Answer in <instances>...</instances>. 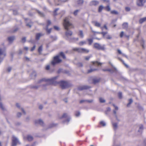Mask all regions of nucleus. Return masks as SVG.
<instances>
[{"label": "nucleus", "mask_w": 146, "mask_h": 146, "mask_svg": "<svg viewBox=\"0 0 146 146\" xmlns=\"http://www.w3.org/2000/svg\"><path fill=\"white\" fill-rule=\"evenodd\" d=\"M11 67H9L7 69V71L9 72L11 71Z\"/></svg>", "instance_id": "60"}, {"label": "nucleus", "mask_w": 146, "mask_h": 146, "mask_svg": "<svg viewBox=\"0 0 146 146\" xmlns=\"http://www.w3.org/2000/svg\"><path fill=\"white\" fill-rule=\"evenodd\" d=\"M146 0H137V4L139 6H143L146 2Z\"/></svg>", "instance_id": "9"}, {"label": "nucleus", "mask_w": 146, "mask_h": 146, "mask_svg": "<svg viewBox=\"0 0 146 146\" xmlns=\"http://www.w3.org/2000/svg\"><path fill=\"white\" fill-rule=\"evenodd\" d=\"M80 10H76L74 12L73 14L74 16H76L77 15L78 13L80 12Z\"/></svg>", "instance_id": "26"}, {"label": "nucleus", "mask_w": 146, "mask_h": 146, "mask_svg": "<svg viewBox=\"0 0 146 146\" xmlns=\"http://www.w3.org/2000/svg\"><path fill=\"white\" fill-rule=\"evenodd\" d=\"M79 35L81 38H83L84 37L83 33L82 31L80 30L79 31Z\"/></svg>", "instance_id": "18"}, {"label": "nucleus", "mask_w": 146, "mask_h": 146, "mask_svg": "<svg viewBox=\"0 0 146 146\" xmlns=\"http://www.w3.org/2000/svg\"><path fill=\"white\" fill-rule=\"evenodd\" d=\"M59 10L58 8H57L55 9L54 12V15H57L56 13V12Z\"/></svg>", "instance_id": "45"}, {"label": "nucleus", "mask_w": 146, "mask_h": 146, "mask_svg": "<svg viewBox=\"0 0 146 146\" xmlns=\"http://www.w3.org/2000/svg\"><path fill=\"white\" fill-rule=\"evenodd\" d=\"M70 117H69L68 118V119L66 120V121H64L63 122L64 123L65 122H66L67 123H68L70 121Z\"/></svg>", "instance_id": "57"}, {"label": "nucleus", "mask_w": 146, "mask_h": 146, "mask_svg": "<svg viewBox=\"0 0 146 146\" xmlns=\"http://www.w3.org/2000/svg\"><path fill=\"white\" fill-rule=\"evenodd\" d=\"M78 65L79 66H82V64L81 63L79 62L78 64Z\"/></svg>", "instance_id": "64"}, {"label": "nucleus", "mask_w": 146, "mask_h": 146, "mask_svg": "<svg viewBox=\"0 0 146 146\" xmlns=\"http://www.w3.org/2000/svg\"><path fill=\"white\" fill-rule=\"evenodd\" d=\"M100 124L101 125H102L103 126H106V124L105 122L103 121H102L100 122Z\"/></svg>", "instance_id": "38"}, {"label": "nucleus", "mask_w": 146, "mask_h": 146, "mask_svg": "<svg viewBox=\"0 0 146 146\" xmlns=\"http://www.w3.org/2000/svg\"><path fill=\"white\" fill-rule=\"evenodd\" d=\"M144 43V41L143 40H142L141 41V44L143 48H144V44H143Z\"/></svg>", "instance_id": "46"}, {"label": "nucleus", "mask_w": 146, "mask_h": 146, "mask_svg": "<svg viewBox=\"0 0 146 146\" xmlns=\"http://www.w3.org/2000/svg\"><path fill=\"white\" fill-rule=\"evenodd\" d=\"M51 22L50 20H48L47 22V25L46 27H48V26L51 24Z\"/></svg>", "instance_id": "50"}, {"label": "nucleus", "mask_w": 146, "mask_h": 146, "mask_svg": "<svg viewBox=\"0 0 146 146\" xmlns=\"http://www.w3.org/2000/svg\"><path fill=\"white\" fill-rule=\"evenodd\" d=\"M15 37L14 36L9 37L8 38V40L9 42H12L15 39Z\"/></svg>", "instance_id": "14"}, {"label": "nucleus", "mask_w": 146, "mask_h": 146, "mask_svg": "<svg viewBox=\"0 0 146 146\" xmlns=\"http://www.w3.org/2000/svg\"><path fill=\"white\" fill-rule=\"evenodd\" d=\"M18 144H20L18 139L15 137L13 136L12 139V146H15Z\"/></svg>", "instance_id": "7"}, {"label": "nucleus", "mask_w": 146, "mask_h": 146, "mask_svg": "<svg viewBox=\"0 0 146 146\" xmlns=\"http://www.w3.org/2000/svg\"><path fill=\"white\" fill-rule=\"evenodd\" d=\"M58 1L61 2H66L68 0H58Z\"/></svg>", "instance_id": "61"}, {"label": "nucleus", "mask_w": 146, "mask_h": 146, "mask_svg": "<svg viewBox=\"0 0 146 146\" xmlns=\"http://www.w3.org/2000/svg\"><path fill=\"white\" fill-rule=\"evenodd\" d=\"M27 140L29 141H32L33 139L32 136L31 135H28L27 137Z\"/></svg>", "instance_id": "21"}, {"label": "nucleus", "mask_w": 146, "mask_h": 146, "mask_svg": "<svg viewBox=\"0 0 146 146\" xmlns=\"http://www.w3.org/2000/svg\"><path fill=\"white\" fill-rule=\"evenodd\" d=\"M38 13L39 15L41 17H43L44 16V15L41 12L39 11L38 10H37Z\"/></svg>", "instance_id": "36"}, {"label": "nucleus", "mask_w": 146, "mask_h": 146, "mask_svg": "<svg viewBox=\"0 0 146 146\" xmlns=\"http://www.w3.org/2000/svg\"><path fill=\"white\" fill-rule=\"evenodd\" d=\"M94 47L97 49L103 50H105L106 49L105 45H101L100 44L97 43L94 44Z\"/></svg>", "instance_id": "5"}, {"label": "nucleus", "mask_w": 146, "mask_h": 146, "mask_svg": "<svg viewBox=\"0 0 146 146\" xmlns=\"http://www.w3.org/2000/svg\"><path fill=\"white\" fill-rule=\"evenodd\" d=\"M97 70L96 69H91L90 70H88V73H90L91 72H92L94 71H95V70Z\"/></svg>", "instance_id": "44"}, {"label": "nucleus", "mask_w": 146, "mask_h": 146, "mask_svg": "<svg viewBox=\"0 0 146 146\" xmlns=\"http://www.w3.org/2000/svg\"><path fill=\"white\" fill-rule=\"evenodd\" d=\"M92 31L94 33H96L99 34H102L103 35V37H104L105 36V35L106 34H107L108 33V32H96L93 31L92 30Z\"/></svg>", "instance_id": "13"}, {"label": "nucleus", "mask_w": 146, "mask_h": 146, "mask_svg": "<svg viewBox=\"0 0 146 146\" xmlns=\"http://www.w3.org/2000/svg\"><path fill=\"white\" fill-rule=\"evenodd\" d=\"M32 24V22H30V23H27L26 24V26L29 27H31V24Z\"/></svg>", "instance_id": "43"}, {"label": "nucleus", "mask_w": 146, "mask_h": 146, "mask_svg": "<svg viewBox=\"0 0 146 146\" xmlns=\"http://www.w3.org/2000/svg\"><path fill=\"white\" fill-rule=\"evenodd\" d=\"M111 13L112 14L117 15L118 14V12L116 11L113 10L111 11Z\"/></svg>", "instance_id": "33"}, {"label": "nucleus", "mask_w": 146, "mask_h": 146, "mask_svg": "<svg viewBox=\"0 0 146 146\" xmlns=\"http://www.w3.org/2000/svg\"><path fill=\"white\" fill-rule=\"evenodd\" d=\"M125 10L126 11H129L130 10V8L128 7H127L125 8Z\"/></svg>", "instance_id": "63"}, {"label": "nucleus", "mask_w": 146, "mask_h": 146, "mask_svg": "<svg viewBox=\"0 0 146 146\" xmlns=\"http://www.w3.org/2000/svg\"><path fill=\"white\" fill-rule=\"evenodd\" d=\"M58 76H56L50 79L42 78L39 80L37 83L40 84L44 82H46L50 84L56 85L57 83L55 81V80L57 79Z\"/></svg>", "instance_id": "2"}, {"label": "nucleus", "mask_w": 146, "mask_h": 146, "mask_svg": "<svg viewBox=\"0 0 146 146\" xmlns=\"http://www.w3.org/2000/svg\"><path fill=\"white\" fill-rule=\"evenodd\" d=\"M63 25L65 29L67 30L65 32V35L67 39H69L68 37L71 36L73 33L72 31L69 30L68 29L73 28V26L69 22L67 18H66L64 19Z\"/></svg>", "instance_id": "1"}, {"label": "nucleus", "mask_w": 146, "mask_h": 146, "mask_svg": "<svg viewBox=\"0 0 146 146\" xmlns=\"http://www.w3.org/2000/svg\"><path fill=\"white\" fill-rule=\"evenodd\" d=\"M113 113L114 114H115V117H116V119H117V120L118 121H119V119H117V115H116V112L115 111V110H114L113 111Z\"/></svg>", "instance_id": "52"}, {"label": "nucleus", "mask_w": 146, "mask_h": 146, "mask_svg": "<svg viewBox=\"0 0 146 146\" xmlns=\"http://www.w3.org/2000/svg\"><path fill=\"white\" fill-rule=\"evenodd\" d=\"M35 48H36L35 45H34L31 48V51H33L35 49Z\"/></svg>", "instance_id": "56"}, {"label": "nucleus", "mask_w": 146, "mask_h": 146, "mask_svg": "<svg viewBox=\"0 0 146 146\" xmlns=\"http://www.w3.org/2000/svg\"><path fill=\"white\" fill-rule=\"evenodd\" d=\"M124 32L123 31H122L120 34V36L121 37H122L123 35Z\"/></svg>", "instance_id": "62"}, {"label": "nucleus", "mask_w": 146, "mask_h": 146, "mask_svg": "<svg viewBox=\"0 0 146 146\" xmlns=\"http://www.w3.org/2000/svg\"><path fill=\"white\" fill-rule=\"evenodd\" d=\"M143 127L142 125H139V129L138 130V132L139 133V134H141L143 132Z\"/></svg>", "instance_id": "12"}, {"label": "nucleus", "mask_w": 146, "mask_h": 146, "mask_svg": "<svg viewBox=\"0 0 146 146\" xmlns=\"http://www.w3.org/2000/svg\"><path fill=\"white\" fill-rule=\"evenodd\" d=\"M21 115V113L20 112H18L17 114V116L18 117H20Z\"/></svg>", "instance_id": "58"}, {"label": "nucleus", "mask_w": 146, "mask_h": 146, "mask_svg": "<svg viewBox=\"0 0 146 146\" xmlns=\"http://www.w3.org/2000/svg\"><path fill=\"white\" fill-rule=\"evenodd\" d=\"M123 27L124 29H127L128 26V24L127 23H124L122 24Z\"/></svg>", "instance_id": "20"}, {"label": "nucleus", "mask_w": 146, "mask_h": 146, "mask_svg": "<svg viewBox=\"0 0 146 146\" xmlns=\"http://www.w3.org/2000/svg\"><path fill=\"white\" fill-rule=\"evenodd\" d=\"M109 63L111 66L115 70H117L116 68L113 66V64L111 62H109Z\"/></svg>", "instance_id": "49"}, {"label": "nucleus", "mask_w": 146, "mask_h": 146, "mask_svg": "<svg viewBox=\"0 0 146 146\" xmlns=\"http://www.w3.org/2000/svg\"><path fill=\"white\" fill-rule=\"evenodd\" d=\"M145 21H146V17H144L140 19L139 22L140 23H142Z\"/></svg>", "instance_id": "23"}, {"label": "nucleus", "mask_w": 146, "mask_h": 146, "mask_svg": "<svg viewBox=\"0 0 146 146\" xmlns=\"http://www.w3.org/2000/svg\"><path fill=\"white\" fill-rule=\"evenodd\" d=\"M50 66L49 65H48L46 66V69L47 70H48L50 69Z\"/></svg>", "instance_id": "55"}, {"label": "nucleus", "mask_w": 146, "mask_h": 146, "mask_svg": "<svg viewBox=\"0 0 146 146\" xmlns=\"http://www.w3.org/2000/svg\"><path fill=\"white\" fill-rule=\"evenodd\" d=\"M99 2L96 1H92L90 2V5L91 6H96L97 5Z\"/></svg>", "instance_id": "10"}, {"label": "nucleus", "mask_w": 146, "mask_h": 146, "mask_svg": "<svg viewBox=\"0 0 146 146\" xmlns=\"http://www.w3.org/2000/svg\"><path fill=\"white\" fill-rule=\"evenodd\" d=\"M68 117L67 114L66 113H64L62 117L60 118H65V117Z\"/></svg>", "instance_id": "40"}, {"label": "nucleus", "mask_w": 146, "mask_h": 146, "mask_svg": "<svg viewBox=\"0 0 146 146\" xmlns=\"http://www.w3.org/2000/svg\"><path fill=\"white\" fill-rule=\"evenodd\" d=\"M56 79L55 80V81L57 83L55 85L58 84H59L60 85L62 89H64L69 87L70 85L67 82L65 81H61L60 82H57L56 81Z\"/></svg>", "instance_id": "4"}, {"label": "nucleus", "mask_w": 146, "mask_h": 146, "mask_svg": "<svg viewBox=\"0 0 146 146\" xmlns=\"http://www.w3.org/2000/svg\"><path fill=\"white\" fill-rule=\"evenodd\" d=\"M119 60H120L126 66V67H127L128 66L127 65V64H125L124 62L120 58H119Z\"/></svg>", "instance_id": "59"}, {"label": "nucleus", "mask_w": 146, "mask_h": 146, "mask_svg": "<svg viewBox=\"0 0 146 146\" xmlns=\"http://www.w3.org/2000/svg\"><path fill=\"white\" fill-rule=\"evenodd\" d=\"M107 71H109L110 72H114L116 71V70H115L113 68V69H107Z\"/></svg>", "instance_id": "35"}, {"label": "nucleus", "mask_w": 146, "mask_h": 146, "mask_svg": "<svg viewBox=\"0 0 146 146\" xmlns=\"http://www.w3.org/2000/svg\"><path fill=\"white\" fill-rule=\"evenodd\" d=\"M54 28L55 30L57 31H58L60 29L59 27L57 26H54Z\"/></svg>", "instance_id": "48"}, {"label": "nucleus", "mask_w": 146, "mask_h": 146, "mask_svg": "<svg viewBox=\"0 0 146 146\" xmlns=\"http://www.w3.org/2000/svg\"><path fill=\"white\" fill-rule=\"evenodd\" d=\"M93 64H94L97 65H101L102 64V63L99 62L97 61L94 62Z\"/></svg>", "instance_id": "41"}, {"label": "nucleus", "mask_w": 146, "mask_h": 146, "mask_svg": "<svg viewBox=\"0 0 146 146\" xmlns=\"http://www.w3.org/2000/svg\"><path fill=\"white\" fill-rule=\"evenodd\" d=\"M86 44V42L85 41H83L80 42L79 43V44L80 46H82L84 44Z\"/></svg>", "instance_id": "25"}, {"label": "nucleus", "mask_w": 146, "mask_h": 146, "mask_svg": "<svg viewBox=\"0 0 146 146\" xmlns=\"http://www.w3.org/2000/svg\"><path fill=\"white\" fill-rule=\"evenodd\" d=\"M104 8V7L102 5H101L99 6L98 9V11L99 12H100L102 11V10Z\"/></svg>", "instance_id": "30"}, {"label": "nucleus", "mask_w": 146, "mask_h": 146, "mask_svg": "<svg viewBox=\"0 0 146 146\" xmlns=\"http://www.w3.org/2000/svg\"><path fill=\"white\" fill-rule=\"evenodd\" d=\"M92 23L96 26L98 27H100V23L96 21H93Z\"/></svg>", "instance_id": "15"}, {"label": "nucleus", "mask_w": 146, "mask_h": 146, "mask_svg": "<svg viewBox=\"0 0 146 146\" xmlns=\"http://www.w3.org/2000/svg\"><path fill=\"white\" fill-rule=\"evenodd\" d=\"M42 50V46L41 45L40 46L38 49V52L39 53V54H40L41 53V52Z\"/></svg>", "instance_id": "19"}, {"label": "nucleus", "mask_w": 146, "mask_h": 146, "mask_svg": "<svg viewBox=\"0 0 146 146\" xmlns=\"http://www.w3.org/2000/svg\"><path fill=\"white\" fill-rule=\"evenodd\" d=\"M35 122L36 124H39L42 125H43L44 123L43 121L41 119L36 120L35 121Z\"/></svg>", "instance_id": "11"}, {"label": "nucleus", "mask_w": 146, "mask_h": 146, "mask_svg": "<svg viewBox=\"0 0 146 146\" xmlns=\"http://www.w3.org/2000/svg\"><path fill=\"white\" fill-rule=\"evenodd\" d=\"M32 78H34L36 76V73L35 72H33L32 74Z\"/></svg>", "instance_id": "34"}, {"label": "nucleus", "mask_w": 146, "mask_h": 146, "mask_svg": "<svg viewBox=\"0 0 146 146\" xmlns=\"http://www.w3.org/2000/svg\"><path fill=\"white\" fill-rule=\"evenodd\" d=\"M78 38H69V40L70 42H74L76 41H77L78 40Z\"/></svg>", "instance_id": "16"}, {"label": "nucleus", "mask_w": 146, "mask_h": 146, "mask_svg": "<svg viewBox=\"0 0 146 146\" xmlns=\"http://www.w3.org/2000/svg\"><path fill=\"white\" fill-rule=\"evenodd\" d=\"M73 50L74 51L82 53H88L89 52L88 50L83 48H75L73 49Z\"/></svg>", "instance_id": "6"}, {"label": "nucleus", "mask_w": 146, "mask_h": 146, "mask_svg": "<svg viewBox=\"0 0 146 146\" xmlns=\"http://www.w3.org/2000/svg\"><path fill=\"white\" fill-rule=\"evenodd\" d=\"M103 1L104 2L108 3V5L110 4V1L109 0H103Z\"/></svg>", "instance_id": "54"}, {"label": "nucleus", "mask_w": 146, "mask_h": 146, "mask_svg": "<svg viewBox=\"0 0 146 146\" xmlns=\"http://www.w3.org/2000/svg\"><path fill=\"white\" fill-rule=\"evenodd\" d=\"M51 29H52L51 28L48 29V27L47 28V27H46V31H47V32L49 34L51 33Z\"/></svg>", "instance_id": "37"}, {"label": "nucleus", "mask_w": 146, "mask_h": 146, "mask_svg": "<svg viewBox=\"0 0 146 146\" xmlns=\"http://www.w3.org/2000/svg\"><path fill=\"white\" fill-rule=\"evenodd\" d=\"M87 40L89 42V44L90 45H91L93 42V39L91 38H89Z\"/></svg>", "instance_id": "28"}, {"label": "nucleus", "mask_w": 146, "mask_h": 146, "mask_svg": "<svg viewBox=\"0 0 146 146\" xmlns=\"http://www.w3.org/2000/svg\"><path fill=\"white\" fill-rule=\"evenodd\" d=\"M60 56H61L64 59L66 58L64 53L63 52H60L58 55L54 57V60L51 62V64L52 65H54L56 64L59 63L61 61V60L59 58Z\"/></svg>", "instance_id": "3"}, {"label": "nucleus", "mask_w": 146, "mask_h": 146, "mask_svg": "<svg viewBox=\"0 0 146 146\" xmlns=\"http://www.w3.org/2000/svg\"><path fill=\"white\" fill-rule=\"evenodd\" d=\"M133 102V100L131 99H129V102L127 105V107H129L130 105Z\"/></svg>", "instance_id": "29"}, {"label": "nucleus", "mask_w": 146, "mask_h": 146, "mask_svg": "<svg viewBox=\"0 0 146 146\" xmlns=\"http://www.w3.org/2000/svg\"><path fill=\"white\" fill-rule=\"evenodd\" d=\"M100 80L98 78H94L93 79V82L94 84L98 83L99 81Z\"/></svg>", "instance_id": "22"}, {"label": "nucleus", "mask_w": 146, "mask_h": 146, "mask_svg": "<svg viewBox=\"0 0 146 146\" xmlns=\"http://www.w3.org/2000/svg\"><path fill=\"white\" fill-rule=\"evenodd\" d=\"M105 8L108 11H110L111 10L110 8L109 5L105 7Z\"/></svg>", "instance_id": "39"}, {"label": "nucleus", "mask_w": 146, "mask_h": 146, "mask_svg": "<svg viewBox=\"0 0 146 146\" xmlns=\"http://www.w3.org/2000/svg\"><path fill=\"white\" fill-rule=\"evenodd\" d=\"M41 36V34L40 33H38L36 34V40H38L40 38Z\"/></svg>", "instance_id": "24"}, {"label": "nucleus", "mask_w": 146, "mask_h": 146, "mask_svg": "<svg viewBox=\"0 0 146 146\" xmlns=\"http://www.w3.org/2000/svg\"><path fill=\"white\" fill-rule=\"evenodd\" d=\"M0 107L3 110H5V107L1 102H0Z\"/></svg>", "instance_id": "27"}, {"label": "nucleus", "mask_w": 146, "mask_h": 146, "mask_svg": "<svg viewBox=\"0 0 146 146\" xmlns=\"http://www.w3.org/2000/svg\"><path fill=\"white\" fill-rule=\"evenodd\" d=\"M118 97L119 98L121 99L122 97V93L121 92H119L118 94Z\"/></svg>", "instance_id": "42"}, {"label": "nucleus", "mask_w": 146, "mask_h": 146, "mask_svg": "<svg viewBox=\"0 0 146 146\" xmlns=\"http://www.w3.org/2000/svg\"><path fill=\"white\" fill-rule=\"evenodd\" d=\"M84 2L83 0H78L77 1V3L79 5H81L83 4Z\"/></svg>", "instance_id": "17"}, {"label": "nucleus", "mask_w": 146, "mask_h": 146, "mask_svg": "<svg viewBox=\"0 0 146 146\" xmlns=\"http://www.w3.org/2000/svg\"><path fill=\"white\" fill-rule=\"evenodd\" d=\"M114 129H116L117 127V124L116 123H112Z\"/></svg>", "instance_id": "31"}, {"label": "nucleus", "mask_w": 146, "mask_h": 146, "mask_svg": "<svg viewBox=\"0 0 146 146\" xmlns=\"http://www.w3.org/2000/svg\"><path fill=\"white\" fill-rule=\"evenodd\" d=\"M50 37L53 40H55L57 39L56 37V36H51Z\"/></svg>", "instance_id": "47"}, {"label": "nucleus", "mask_w": 146, "mask_h": 146, "mask_svg": "<svg viewBox=\"0 0 146 146\" xmlns=\"http://www.w3.org/2000/svg\"><path fill=\"white\" fill-rule=\"evenodd\" d=\"M106 38L108 39H111V37L109 35H108L106 36Z\"/></svg>", "instance_id": "51"}, {"label": "nucleus", "mask_w": 146, "mask_h": 146, "mask_svg": "<svg viewBox=\"0 0 146 146\" xmlns=\"http://www.w3.org/2000/svg\"><path fill=\"white\" fill-rule=\"evenodd\" d=\"M91 88L90 86L87 85L80 86L78 87V89L79 90H82L87 89Z\"/></svg>", "instance_id": "8"}, {"label": "nucleus", "mask_w": 146, "mask_h": 146, "mask_svg": "<svg viewBox=\"0 0 146 146\" xmlns=\"http://www.w3.org/2000/svg\"><path fill=\"white\" fill-rule=\"evenodd\" d=\"M99 101L101 103H104L105 102V100L102 98H100Z\"/></svg>", "instance_id": "32"}, {"label": "nucleus", "mask_w": 146, "mask_h": 146, "mask_svg": "<svg viewBox=\"0 0 146 146\" xmlns=\"http://www.w3.org/2000/svg\"><path fill=\"white\" fill-rule=\"evenodd\" d=\"M75 115L76 116L78 117L80 115V113L79 111L77 112L76 113Z\"/></svg>", "instance_id": "53"}]
</instances>
